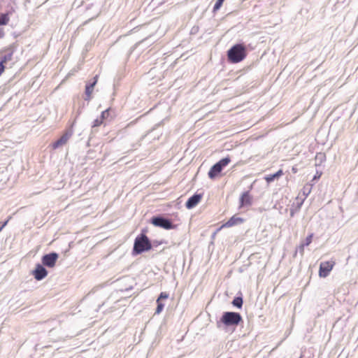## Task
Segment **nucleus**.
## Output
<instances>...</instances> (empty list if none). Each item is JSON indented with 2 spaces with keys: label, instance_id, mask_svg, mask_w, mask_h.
I'll return each mask as SVG.
<instances>
[{
  "label": "nucleus",
  "instance_id": "nucleus-21",
  "mask_svg": "<svg viewBox=\"0 0 358 358\" xmlns=\"http://www.w3.org/2000/svg\"><path fill=\"white\" fill-rule=\"evenodd\" d=\"M103 121L100 117L96 118L93 122L92 127H96L100 126L103 123Z\"/></svg>",
  "mask_w": 358,
  "mask_h": 358
},
{
  "label": "nucleus",
  "instance_id": "nucleus-5",
  "mask_svg": "<svg viewBox=\"0 0 358 358\" xmlns=\"http://www.w3.org/2000/svg\"><path fill=\"white\" fill-rule=\"evenodd\" d=\"M151 223L156 227H159L164 229H171L176 227L169 219L162 216L153 217L151 220Z\"/></svg>",
  "mask_w": 358,
  "mask_h": 358
},
{
  "label": "nucleus",
  "instance_id": "nucleus-30",
  "mask_svg": "<svg viewBox=\"0 0 358 358\" xmlns=\"http://www.w3.org/2000/svg\"><path fill=\"white\" fill-rule=\"evenodd\" d=\"M320 178V176H315V177H314V178H313V179L315 180V179H317V178Z\"/></svg>",
  "mask_w": 358,
  "mask_h": 358
},
{
  "label": "nucleus",
  "instance_id": "nucleus-4",
  "mask_svg": "<svg viewBox=\"0 0 358 358\" xmlns=\"http://www.w3.org/2000/svg\"><path fill=\"white\" fill-rule=\"evenodd\" d=\"M230 162L231 159L229 157H226L220 159L210 168L208 173V177L210 179L215 178Z\"/></svg>",
  "mask_w": 358,
  "mask_h": 358
},
{
  "label": "nucleus",
  "instance_id": "nucleus-26",
  "mask_svg": "<svg viewBox=\"0 0 358 358\" xmlns=\"http://www.w3.org/2000/svg\"><path fill=\"white\" fill-rule=\"evenodd\" d=\"M4 69H5L4 65L2 64V62H0V76L3 72Z\"/></svg>",
  "mask_w": 358,
  "mask_h": 358
},
{
  "label": "nucleus",
  "instance_id": "nucleus-25",
  "mask_svg": "<svg viewBox=\"0 0 358 358\" xmlns=\"http://www.w3.org/2000/svg\"><path fill=\"white\" fill-rule=\"evenodd\" d=\"M305 246H306V245H305L304 244H301V245H299V252H300V253H301L302 255H303V254L304 247H305Z\"/></svg>",
  "mask_w": 358,
  "mask_h": 358
},
{
  "label": "nucleus",
  "instance_id": "nucleus-3",
  "mask_svg": "<svg viewBox=\"0 0 358 358\" xmlns=\"http://www.w3.org/2000/svg\"><path fill=\"white\" fill-rule=\"evenodd\" d=\"M151 248L152 245L148 236L144 234H141L135 238L133 253L134 255H139L150 250Z\"/></svg>",
  "mask_w": 358,
  "mask_h": 358
},
{
  "label": "nucleus",
  "instance_id": "nucleus-23",
  "mask_svg": "<svg viewBox=\"0 0 358 358\" xmlns=\"http://www.w3.org/2000/svg\"><path fill=\"white\" fill-rule=\"evenodd\" d=\"M168 298H169V294H167L166 292H161L157 300H159V301H160L161 299H166Z\"/></svg>",
  "mask_w": 358,
  "mask_h": 358
},
{
  "label": "nucleus",
  "instance_id": "nucleus-19",
  "mask_svg": "<svg viewBox=\"0 0 358 358\" xmlns=\"http://www.w3.org/2000/svg\"><path fill=\"white\" fill-rule=\"evenodd\" d=\"M224 1V0H217V1L215 2V3L214 5V7H213L214 12L217 11V10H219L221 8Z\"/></svg>",
  "mask_w": 358,
  "mask_h": 358
},
{
  "label": "nucleus",
  "instance_id": "nucleus-6",
  "mask_svg": "<svg viewBox=\"0 0 358 358\" xmlns=\"http://www.w3.org/2000/svg\"><path fill=\"white\" fill-rule=\"evenodd\" d=\"M58 257V254L53 252L43 255L41 262L43 266L52 268L55 266Z\"/></svg>",
  "mask_w": 358,
  "mask_h": 358
},
{
  "label": "nucleus",
  "instance_id": "nucleus-11",
  "mask_svg": "<svg viewBox=\"0 0 358 358\" xmlns=\"http://www.w3.org/2000/svg\"><path fill=\"white\" fill-rule=\"evenodd\" d=\"M202 195L201 194H194L190 196L185 203L187 209H192L195 207L201 201Z\"/></svg>",
  "mask_w": 358,
  "mask_h": 358
},
{
  "label": "nucleus",
  "instance_id": "nucleus-14",
  "mask_svg": "<svg viewBox=\"0 0 358 358\" xmlns=\"http://www.w3.org/2000/svg\"><path fill=\"white\" fill-rule=\"evenodd\" d=\"M282 174H283V172L280 169L273 174H270V175L266 176L265 177V180L268 183H270V182H273L275 179H277L279 177H280L281 176H282Z\"/></svg>",
  "mask_w": 358,
  "mask_h": 358
},
{
  "label": "nucleus",
  "instance_id": "nucleus-13",
  "mask_svg": "<svg viewBox=\"0 0 358 358\" xmlns=\"http://www.w3.org/2000/svg\"><path fill=\"white\" fill-rule=\"evenodd\" d=\"M243 222V219L239 217L233 216L227 222L222 225V227H231Z\"/></svg>",
  "mask_w": 358,
  "mask_h": 358
},
{
  "label": "nucleus",
  "instance_id": "nucleus-18",
  "mask_svg": "<svg viewBox=\"0 0 358 358\" xmlns=\"http://www.w3.org/2000/svg\"><path fill=\"white\" fill-rule=\"evenodd\" d=\"M109 114L110 108H107L101 113L99 117L103 121L104 120H106L108 117Z\"/></svg>",
  "mask_w": 358,
  "mask_h": 358
},
{
  "label": "nucleus",
  "instance_id": "nucleus-16",
  "mask_svg": "<svg viewBox=\"0 0 358 358\" xmlns=\"http://www.w3.org/2000/svg\"><path fill=\"white\" fill-rule=\"evenodd\" d=\"M9 16L8 13H1L0 15V26L1 25H6L9 22Z\"/></svg>",
  "mask_w": 358,
  "mask_h": 358
},
{
  "label": "nucleus",
  "instance_id": "nucleus-22",
  "mask_svg": "<svg viewBox=\"0 0 358 358\" xmlns=\"http://www.w3.org/2000/svg\"><path fill=\"white\" fill-rule=\"evenodd\" d=\"M313 234H311L309 236H308L305 240V243H303L306 246L309 245L312 242Z\"/></svg>",
  "mask_w": 358,
  "mask_h": 358
},
{
  "label": "nucleus",
  "instance_id": "nucleus-1",
  "mask_svg": "<svg viewBox=\"0 0 358 358\" xmlns=\"http://www.w3.org/2000/svg\"><path fill=\"white\" fill-rule=\"evenodd\" d=\"M246 55V48L241 43L233 45L227 51L228 60L234 64L243 61L245 58Z\"/></svg>",
  "mask_w": 358,
  "mask_h": 358
},
{
  "label": "nucleus",
  "instance_id": "nucleus-10",
  "mask_svg": "<svg viewBox=\"0 0 358 358\" xmlns=\"http://www.w3.org/2000/svg\"><path fill=\"white\" fill-rule=\"evenodd\" d=\"M98 75H96L94 78L93 81L92 83H87L85 85V95L86 98L85 99L87 101H89L91 99V95L93 92L94 87L97 83L98 81Z\"/></svg>",
  "mask_w": 358,
  "mask_h": 358
},
{
  "label": "nucleus",
  "instance_id": "nucleus-20",
  "mask_svg": "<svg viewBox=\"0 0 358 358\" xmlns=\"http://www.w3.org/2000/svg\"><path fill=\"white\" fill-rule=\"evenodd\" d=\"M12 58V53H8L7 55H5L1 59L0 62H2V64H3L4 63H6L7 61H9Z\"/></svg>",
  "mask_w": 358,
  "mask_h": 358
},
{
  "label": "nucleus",
  "instance_id": "nucleus-8",
  "mask_svg": "<svg viewBox=\"0 0 358 358\" xmlns=\"http://www.w3.org/2000/svg\"><path fill=\"white\" fill-rule=\"evenodd\" d=\"M73 135V131L71 129L66 130L64 134L55 142L52 143V148L57 149L66 144L69 138Z\"/></svg>",
  "mask_w": 358,
  "mask_h": 358
},
{
  "label": "nucleus",
  "instance_id": "nucleus-28",
  "mask_svg": "<svg viewBox=\"0 0 358 358\" xmlns=\"http://www.w3.org/2000/svg\"><path fill=\"white\" fill-rule=\"evenodd\" d=\"M294 210H291V212H290V216H291V217H293V216H294Z\"/></svg>",
  "mask_w": 358,
  "mask_h": 358
},
{
  "label": "nucleus",
  "instance_id": "nucleus-29",
  "mask_svg": "<svg viewBox=\"0 0 358 358\" xmlns=\"http://www.w3.org/2000/svg\"><path fill=\"white\" fill-rule=\"evenodd\" d=\"M3 36V32L2 31H0V37H2Z\"/></svg>",
  "mask_w": 358,
  "mask_h": 358
},
{
  "label": "nucleus",
  "instance_id": "nucleus-12",
  "mask_svg": "<svg viewBox=\"0 0 358 358\" xmlns=\"http://www.w3.org/2000/svg\"><path fill=\"white\" fill-rule=\"evenodd\" d=\"M252 205V197L248 191L243 192L240 197L239 208Z\"/></svg>",
  "mask_w": 358,
  "mask_h": 358
},
{
  "label": "nucleus",
  "instance_id": "nucleus-24",
  "mask_svg": "<svg viewBox=\"0 0 358 358\" xmlns=\"http://www.w3.org/2000/svg\"><path fill=\"white\" fill-rule=\"evenodd\" d=\"M11 218V217H9L8 218L7 220H6L5 222H3L1 225H0V231L7 225L9 220Z\"/></svg>",
  "mask_w": 358,
  "mask_h": 358
},
{
  "label": "nucleus",
  "instance_id": "nucleus-15",
  "mask_svg": "<svg viewBox=\"0 0 358 358\" xmlns=\"http://www.w3.org/2000/svg\"><path fill=\"white\" fill-rule=\"evenodd\" d=\"M243 298L241 296H236L233 299L231 303L233 304L234 306L238 308H241L243 306Z\"/></svg>",
  "mask_w": 358,
  "mask_h": 358
},
{
  "label": "nucleus",
  "instance_id": "nucleus-17",
  "mask_svg": "<svg viewBox=\"0 0 358 358\" xmlns=\"http://www.w3.org/2000/svg\"><path fill=\"white\" fill-rule=\"evenodd\" d=\"M157 306L155 310L156 314H159L162 310L164 309V304L162 303L161 301H159V300H157Z\"/></svg>",
  "mask_w": 358,
  "mask_h": 358
},
{
  "label": "nucleus",
  "instance_id": "nucleus-9",
  "mask_svg": "<svg viewBox=\"0 0 358 358\" xmlns=\"http://www.w3.org/2000/svg\"><path fill=\"white\" fill-rule=\"evenodd\" d=\"M48 271L43 265L37 264L35 269L32 271V274L36 280H41L48 275Z\"/></svg>",
  "mask_w": 358,
  "mask_h": 358
},
{
  "label": "nucleus",
  "instance_id": "nucleus-27",
  "mask_svg": "<svg viewBox=\"0 0 358 358\" xmlns=\"http://www.w3.org/2000/svg\"><path fill=\"white\" fill-rule=\"evenodd\" d=\"M292 171H293V173H296V171H297V169H296V168H295V167H293V168H292Z\"/></svg>",
  "mask_w": 358,
  "mask_h": 358
},
{
  "label": "nucleus",
  "instance_id": "nucleus-2",
  "mask_svg": "<svg viewBox=\"0 0 358 358\" xmlns=\"http://www.w3.org/2000/svg\"><path fill=\"white\" fill-rule=\"evenodd\" d=\"M242 320V316L239 313L224 312L220 321L217 322V327H220V324H222L225 327H236Z\"/></svg>",
  "mask_w": 358,
  "mask_h": 358
},
{
  "label": "nucleus",
  "instance_id": "nucleus-7",
  "mask_svg": "<svg viewBox=\"0 0 358 358\" xmlns=\"http://www.w3.org/2000/svg\"><path fill=\"white\" fill-rule=\"evenodd\" d=\"M335 264L334 262H322L320 263L319 269V275L321 278H326L329 275L330 271L333 269Z\"/></svg>",
  "mask_w": 358,
  "mask_h": 358
}]
</instances>
